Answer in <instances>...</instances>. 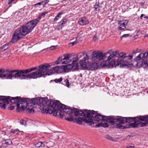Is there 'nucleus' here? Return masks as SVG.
I'll use <instances>...</instances> for the list:
<instances>
[{
    "label": "nucleus",
    "instance_id": "nucleus-14",
    "mask_svg": "<svg viewBox=\"0 0 148 148\" xmlns=\"http://www.w3.org/2000/svg\"><path fill=\"white\" fill-rule=\"evenodd\" d=\"M50 69L52 70L53 71L51 75L53 72L58 73H63L64 71V70L63 66H57L53 67V69Z\"/></svg>",
    "mask_w": 148,
    "mask_h": 148
},
{
    "label": "nucleus",
    "instance_id": "nucleus-17",
    "mask_svg": "<svg viewBox=\"0 0 148 148\" xmlns=\"http://www.w3.org/2000/svg\"><path fill=\"white\" fill-rule=\"evenodd\" d=\"M73 110L75 113V115L76 116H84L85 114L87 115L86 112V110H86H84V111L85 113H84L82 110H78L77 109L74 108H73Z\"/></svg>",
    "mask_w": 148,
    "mask_h": 148
},
{
    "label": "nucleus",
    "instance_id": "nucleus-61",
    "mask_svg": "<svg viewBox=\"0 0 148 148\" xmlns=\"http://www.w3.org/2000/svg\"><path fill=\"white\" fill-rule=\"evenodd\" d=\"M117 53V52L116 51H114L112 53V55L114 57V56H116Z\"/></svg>",
    "mask_w": 148,
    "mask_h": 148
},
{
    "label": "nucleus",
    "instance_id": "nucleus-3",
    "mask_svg": "<svg viewBox=\"0 0 148 148\" xmlns=\"http://www.w3.org/2000/svg\"><path fill=\"white\" fill-rule=\"evenodd\" d=\"M87 118H93L94 121L99 122L100 120L103 121H106L110 123L109 121H110V116H106L101 115L100 114L97 113V112L93 110L86 111Z\"/></svg>",
    "mask_w": 148,
    "mask_h": 148
},
{
    "label": "nucleus",
    "instance_id": "nucleus-7",
    "mask_svg": "<svg viewBox=\"0 0 148 148\" xmlns=\"http://www.w3.org/2000/svg\"><path fill=\"white\" fill-rule=\"evenodd\" d=\"M148 57V51H147L144 53H141L134 58V60L131 61V64L134 66L137 65L138 60H139L143 58H146Z\"/></svg>",
    "mask_w": 148,
    "mask_h": 148
},
{
    "label": "nucleus",
    "instance_id": "nucleus-53",
    "mask_svg": "<svg viewBox=\"0 0 148 148\" xmlns=\"http://www.w3.org/2000/svg\"><path fill=\"white\" fill-rule=\"evenodd\" d=\"M130 36L129 34H126L123 35L121 37V39H122L124 38H127Z\"/></svg>",
    "mask_w": 148,
    "mask_h": 148
},
{
    "label": "nucleus",
    "instance_id": "nucleus-54",
    "mask_svg": "<svg viewBox=\"0 0 148 148\" xmlns=\"http://www.w3.org/2000/svg\"><path fill=\"white\" fill-rule=\"evenodd\" d=\"M114 57L113 56V55L112 54H111L108 56V57L107 59V60L108 61H109L111 60Z\"/></svg>",
    "mask_w": 148,
    "mask_h": 148
},
{
    "label": "nucleus",
    "instance_id": "nucleus-24",
    "mask_svg": "<svg viewBox=\"0 0 148 148\" xmlns=\"http://www.w3.org/2000/svg\"><path fill=\"white\" fill-rule=\"evenodd\" d=\"M99 64L97 63L92 62L90 64V66L92 70H95L99 67Z\"/></svg>",
    "mask_w": 148,
    "mask_h": 148
},
{
    "label": "nucleus",
    "instance_id": "nucleus-55",
    "mask_svg": "<svg viewBox=\"0 0 148 148\" xmlns=\"http://www.w3.org/2000/svg\"><path fill=\"white\" fill-rule=\"evenodd\" d=\"M63 26L61 24H60L57 27V28L58 29H61L63 27Z\"/></svg>",
    "mask_w": 148,
    "mask_h": 148
},
{
    "label": "nucleus",
    "instance_id": "nucleus-52",
    "mask_svg": "<svg viewBox=\"0 0 148 148\" xmlns=\"http://www.w3.org/2000/svg\"><path fill=\"white\" fill-rule=\"evenodd\" d=\"M78 60V58L77 56L75 57H74L73 58V62H76Z\"/></svg>",
    "mask_w": 148,
    "mask_h": 148
},
{
    "label": "nucleus",
    "instance_id": "nucleus-4",
    "mask_svg": "<svg viewBox=\"0 0 148 148\" xmlns=\"http://www.w3.org/2000/svg\"><path fill=\"white\" fill-rule=\"evenodd\" d=\"M107 53H103L100 51H95L92 53V60H101L106 58V56Z\"/></svg>",
    "mask_w": 148,
    "mask_h": 148
},
{
    "label": "nucleus",
    "instance_id": "nucleus-64",
    "mask_svg": "<svg viewBox=\"0 0 148 148\" xmlns=\"http://www.w3.org/2000/svg\"><path fill=\"white\" fill-rule=\"evenodd\" d=\"M62 14V13L60 12L59 14L56 16L57 17H60V16Z\"/></svg>",
    "mask_w": 148,
    "mask_h": 148
},
{
    "label": "nucleus",
    "instance_id": "nucleus-46",
    "mask_svg": "<svg viewBox=\"0 0 148 148\" xmlns=\"http://www.w3.org/2000/svg\"><path fill=\"white\" fill-rule=\"evenodd\" d=\"M105 137L106 138L112 141H114V138L109 135H106Z\"/></svg>",
    "mask_w": 148,
    "mask_h": 148
},
{
    "label": "nucleus",
    "instance_id": "nucleus-12",
    "mask_svg": "<svg viewBox=\"0 0 148 148\" xmlns=\"http://www.w3.org/2000/svg\"><path fill=\"white\" fill-rule=\"evenodd\" d=\"M66 106L62 104H59L58 103V105L57 106V109L58 110L60 111L59 115L61 118H63V110Z\"/></svg>",
    "mask_w": 148,
    "mask_h": 148
},
{
    "label": "nucleus",
    "instance_id": "nucleus-34",
    "mask_svg": "<svg viewBox=\"0 0 148 148\" xmlns=\"http://www.w3.org/2000/svg\"><path fill=\"white\" fill-rule=\"evenodd\" d=\"M45 146V145L42 142H38L35 144V146L37 147H44Z\"/></svg>",
    "mask_w": 148,
    "mask_h": 148
},
{
    "label": "nucleus",
    "instance_id": "nucleus-21",
    "mask_svg": "<svg viewBox=\"0 0 148 148\" xmlns=\"http://www.w3.org/2000/svg\"><path fill=\"white\" fill-rule=\"evenodd\" d=\"M78 22L79 25H83L88 24L89 22L86 17H84L80 18L78 20Z\"/></svg>",
    "mask_w": 148,
    "mask_h": 148
},
{
    "label": "nucleus",
    "instance_id": "nucleus-23",
    "mask_svg": "<svg viewBox=\"0 0 148 148\" xmlns=\"http://www.w3.org/2000/svg\"><path fill=\"white\" fill-rule=\"evenodd\" d=\"M135 118L136 120H139L140 121H148V116H138L136 117Z\"/></svg>",
    "mask_w": 148,
    "mask_h": 148
},
{
    "label": "nucleus",
    "instance_id": "nucleus-31",
    "mask_svg": "<svg viewBox=\"0 0 148 148\" xmlns=\"http://www.w3.org/2000/svg\"><path fill=\"white\" fill-rule=\"evenodd\" d=\"M9 43H6L4 45L1 47L0 49L2 51H3L6 50L9 47Z\"/></svg>",
    "mask_w": 148,
    "mask_h": 148
},
{
    "label": "nucleus",
    "instance_id": "nucleus-22",
    "mask_svg": "<svg viewBox=\"0 0 148 148\" xmlns=\"http://www.w3.org/2000/svg\"><path fill=\"white\" fill-rule=\"evenodd\" d=\"M134 122L132 123L129 125V127L130 128H135L136 127H139L140 125V121L139 120H136L135 119Z\"/></svg>",
    "mask_w": 148,
    "mask_h": 148
},
{
    "label": "nucleus",
    "instance_id": "nucleus-10",
    "mask_svg": "<svg viewBox=\"0 0 148 148\" xmlns=\"http://www.w3.org/2000/svg\"><path fill=\"white\" fill-rule=\"evenodd\" d=\"M125 117H123L121 116H118L116 117H111L110 121V123H113L115 122H120L119 124H122L124 123V121H125Z\"/></svg>",
    "mask_w": 148,
    "mask_h": 148
},
{
    "label": "nucleus",
    "instance_id": "nucleus-8",
    "mask_svg": "<svg viewBox=\"0 0 148 148\" xmlns=\"http://www.w3.org/2000/svg\"><path fill=\"white\" fill-rule=\"evenodd\" d=\"M71 57V54H67L65 55H64L63 58L62 57L59 58L58 60L55 62V64H58L60 61L63 60L62 62V64H66L70 62L69 58H70Z\"/></svg>",
    "mask_w": 148,
    "mask_h": 148
},
{
    "label": "nucleus",
    "instance_id": "nucleus-43",
    "mask_svg": "<svg viewBox=\"0 0 148 148\" xmlns=\"http://www.w3.org/2000/svg\"><path fill=\"white\" fill-rule=\"evenodd\" d=\"M26 111L28 113H31L32 112L34 113V110L33 108L29 109V108H27L26 109Z\"/></svg>",
    "mask_w": 148,
    "mask_h": 148
},
{
    "label": "nucleus",
    "instance_id": "nucleus-50",
    "mask_svg": "<svg viewBox=\"0 0 148 148\" xmlns=\"http://www.w3.org/2000/svg\"><path fill=\"white\" fill-rule=\"evenodd\" d=\"M66 19H63L60 22V24H61L62 25H63L64 24H65V23L66 21Z\"/></svg>",
    "mask_w": 148,
    "mask_h": 148
},
{
    "label": "nucleus",
    "instance_id": "nucleus-35",
    "mask_svg": "<svg viewBox=\"0 0 148 148\" xmlns=\"http://www.w3.org/2000/svg\"><path fill=\"white\" fill-rule=\"evenodd\" d=\"M115 62L116 61L115 60H111L110 62L108 65L110 67H113L114 66L115 67Z\"/></svg>",
    "mask_w": 148,
    "mask_h": 148
},
{
    "label": "nucleus",
    "instance_id": "nucleus-62",
    "mask_svg": "<svg viewBox=\"0 0 148 148\" xmlns=\"http://www.w3.org/2000/svg\"><path fill=\"white\" fill-rule=\"evenodd\" d=\"M139 52V51H138V49H137L135 50H134L133 51V53H138Z\"/></svg>",
    "mask_w": 148,
    "mask_h": 148
},
{
    "label": "nucleus",
    "instance_id": "nucleus-45",
    "mask_svg": "<svg viewBox=\"0 0 148 148\" xmlns=\"http://www.w3.org/2000/svg\"><path fill=\"white\" fill-rule=\"evenodd\" d=\"M58 112V110H57L55 109H53V115L54 116H57V113Z\"/></svg>",
    "mask_w": 148,
    "mask_h": 148
},
{
    "label": "nucleus",
    "instance_id": "nucleus-40",
    "mask_svg": "<svg viewBox=\"0 0 148 148\" xmlns=\"http://www.w3.org/2000/svg\"><path fill=\"white\" fill-rule=\"evenodd\" d=\"M133 58V56L132 55L127 56L126 55L125 56L124 60L127 61V60H130Z\"/></svg>",
    "mask_w": 148,
    "mask_h": 148
},
{
    "label": "nucleus",
    "instance_id": "nucleus-42",
    "mask_svg": "<svg viewBox=\"0 0 148 148\" xmlns=\"http://www.w3.org/2000/svg\"><path fill=\"white\" fill-rule=\"evenodd\" d=\"M65 119L67 121H71L74 120L73 116L70 115L69 117H66Z\"/></svg>",
    "mask_w": 148,
    "mask_h": 148
},
{
    "label": "nucleus",
    "instance_id": "nucleus-63",
    "mask_svg": "<svg viewBox=\"0 0 148 148\" xmlns=\"http://www.w3.org/2000/svg\"><path fill=\"white\" fill-rule=\"evenodd\" d=\"M65 1V3H66V4L65 5H67V4L68 3H70V1Z\"/></svg>",
    "mask_w": 148,
    "mask_h": 148
},
{
    "label": "nucleus",
    "instance_id": "nucleus-51",
    "mask_svg": "<svg viewBox=\"0 0 148 148\" xmlns=\"http://www.w3.org/2000/svg\"><path fill=\"white\" fill-rule=\"evenodd\" d=\"M101 64V66L103 67L108 66V65L107 63V62H102Z\"/></svg>",
    "mask_w": 148,
    "mask_h": 148
},
{
    "label": "nucleus",
    "instance_id": "nucleus-1",
    "mask_svg": "<svg viewBox=\"0 0 148 148\" xmlns=\"http://www.w3.org/2000/svg\"><path fill=\"white\" fill-rule=\"evenodd\" d=\"M50 66L47 64L39 66V69L36 71L26 74L28 73L34 71L37 69V67H34L26 70H17V78L19 77L21 79H25L27 78L36 79L44 75H50L52 73V70L49 69Z\"/></svg>",
    "mask_w": 148,
    "mask_h": 148
},
{
    "label": "nucleus",
    "instance_id": "nucleus-44",
    "mask_svg": "<svg viewBox=\"0 0 148 148\" xmlns=\"http://www.w3.org/2000/svg\"><path fill=\"white\" fill-rule=\"evenodd\" d=\"M63 79L62 77L59 79H56L54 80V81L56 83H60L62 80Z\"/></svg>",
    "mask_w": 148,
    "mask_h": 148
},
{
    "label": "nucleus",
    "instance_id": "nucleus-30",
    "mask_svg": "<svg viewBox=\"0 0 148 148\" xmlns=\"http://www.w3.org/2000/svg\"><path fill=\"white\" fill-rule=\"evenodd\" d=\"M141 65L143 67L145 68L148 66V62L144 60H143Z\"/></svg>",
    "mask_w": 148,
    "mask_h": 148
},
{
    "label": "nucleus",
    "instance_id": "nucleus-47",
    "mask_svg": "<svg viewBox=\"0 0 148 148\" xmlns=\"http://www.w3.org/2000/svg\"><path fill=\"white\" fill-rule=\"evenodd\" d=\"M12 132L13 134L16 133V134H17L18 132H20V131L18 129H15L14 130H12Z\"/></svg>",
    "mask_w": 148,
    "mask_h": 148
},
{
    "label": "nucleus",
    "instance_id": "nucleus-20",
    "mask_svg": "<svg viewBox=\"0 0 148 148\" xmlns=\"http://www.w3.org/2000/svg\"><path fill=\"white\" fill-rule=\"evenodd\" d=\"M50 106H45L44 105H42V108H40V110L46 112V113L51 114L53 112V110H52Z\"/></svg>",
    "mask_w": 148,
    "mask_h": 148
},
{
    "label": "nucleus",
    "instance_id": "nucleus-48",
    "mask_svg": "<svg viewBox=\"0 0 148 148\" xmlns=\"http://www.w3.org/2000/svg\"><path fill=\"white\" fill-rule=\"evenodd\" d=\"M47 143L48 147H52L53 146V144L51 142L49 141V142Z\"/></svg>",
    "mask_w": 148,
    "mask_h": 148
},
{
    "label": "nucleus",
    "instance_id": "nucleus-36",
    "mask_svg": "<svg viewBox=\"0 0 148 148\" xmlns=\"http://www.w3.org/2000/svg\"><path fill=\"white\" fill-rule=\"evenodd\" d=\"M116 128L119 129H126L128 127H127L126 126H124L120 124H117L116 125Z\"/></svg>",
    "mask_w": 148,
    "mask_h": 148
},
{
    "label": "nucleus",
    "instance_id": "nucleus-18",
    "mask_svg": "<svg viewBox=\"0 0 148 148\" xmlns=\"http://www.w3.org/2000/svg\"><path fill=\"white\" fill-rule=\"evenodd\" d=\"M22 38V36L20 33H19L15 32L13 36L11 42H15Z\"/></svg>",
    "mask_w": 148,
    "mask_h": 148
},
{
    "label": "nucleus",
    "instance_id": "nucleus-38",
    "mask_svg": "<svg viewBox=\"0 0 148 148\" xmlns=\"http://www.w3.org/2000/svg\"><path fill=\"white\" fill-rule=\"evenodd\" d=\"M126 55V54L123 53H119V58L123 59H124L125 58V56Z\"/></svg>",
    "mask_w": 148,
    "mask_h": 148
},
{
    "label": "nucleus",
    "instance_id": "nucleus-6",
    "mask_svg": "<svg viewBox=\"0 0 148 148\" xmlns=\"http://www.w3.org/2000/svg\"><path fill=\"white\" fill-rule=\"evenodd\" d=\"M41 19V17H39L37 18L29 21L26 24L25 26L27 29L31 32L36 26L39 20Z\"/></svg>",
    "mask_w": 148,
    "mask_h": 148
},
{
    "label": "nucleus",
    "instance_id": "nucleus-26",
    "mask_svg": "<svg viewBox=\"0 0 148 148\" xmlns=\"http://www.w3.org/2000/svg\"><path fill=\"white\" fill-rule=\"evenodd\" d=\"M73 109H70L69 108H66V107L64 108L63 110V112H64L66 113L67 114H71L73 113Z\"/></svg>",
    "mask_w": 148,
    "mask_h": 148
},
{
    "label": "nucleus",
    "instance_id": "nucleus-2",
    "mask_svg": "<svg viewBox=\"0 0 148 148\" xmlns=\"http://www.w3.org/2000/svg\"><path fill=\"white\" fill-rule=\"evenodd\" d=\"M10 97V98L6 100L8 101V103L9 100L12 103L17 102V110L18 112L24 110L25 107H26L28 103H32L34 105H40V108H42V105L46 104V100L43 98H34L29 100L28 99H23L19 97Z\"/></svg>",
    "mask_w": 148,
    "mask_h": 148
},
{
    "label": "nucleus",
    "instance_id": "nucleus-37",
    "mask_svg": "<svg viewBox=\"0 0 148 148\" xmlns=\"http://www.w3.org/2000/svg\"><path fill=\"white\" fill-rule=\"evenodd\" d=\"M63 84L67 87H69L70 85L69 80L67 79L64 80L63 82Z\"/></svg>",
    "mask_w": 148,
    "mask_h": 148
},
{
    "label": "nucleus",
    "instance_id": "nucleus-39",
    "mask_svg": "<svg viewBox=\"0 0 148 148\" xmlns=\"http://www.w3.org/2000/svg\"><path fill=\"white\" fill-rule=\"evenodd\" d=\"M139 124V127H140L145 126L147 125H148V121L144 123L141 122L140 121Z\"/></svg>",
    "mask_w": 148,
    "mask_h": 148
},
{
    "label": "nucleus",
    "instance_id": "nucleus-59",
    "mask_svg": "<svg viewBox=\"0 0 148 148\" xmlns=\"http://www.w3.org/2000/svg\"><path fill=\"white\" fill-rule=\"evenodd\" d=\"M56 48V46H52L50 47V50H53L55 49Z\"/></svg>",
    "mask_w": 148,
    "mask_h": 148
},
{
    "label": "nucleus",
    "instance_id": "nucleus-11",
    "mask_svg": "<svg viewBox=\"0 0 148 148\" xmlns=\"http://www.w3.org/2000/svg\"><path fill=\"white\" fill-rule=\"evenodd\" d=\"M128 21L127 20L121 21L118 22L119 25V30H124L126 28V26L127 25Z\"/></svg>",
    "mask_w": 148,
    "mask_h": 148
},
{
    "label": "nucleus",
    "instance_id": "nucleus-29",
    "mask_svg": "<svg viewBox=\"0 0 148 148\" xmlns=\"http://www.w3.org/2000/svg\"><path fill=\"white\" fill-rule=\"evenodd\" d=\"M79 53L77 56V57L78 58V60L80 58H82V60L84 59V56H86L85 53Z\"/></svg>",
    "mask_w": 148,
    "mask_h": 148
},
{
    "label": "nucleus",
    "instance_id": "nucleus-19",
    "mask_svg": "<svg viewBox=\"0 0 148 148\" xmlns=\"http://www.w3.org/2000/svg\"><path fill=\"white\" fill-rule=\"evenodd\" d=\"M85 55L86 57L84 56V59L80 60V61L81 66L83 68H86L87 67V64L85 61L88 59L89 58V56L86 53H85Z\"/></svg>",
    "mask_w": 148,
    "mask_h": 148
},
{
    "label": "nucleus",
    "instance_id": "nucleus-56",
    "mask_svg": "<svg viewBox=\"0 0 148 148\" xmlns=\"http://www.w3.org/2000/svg\"><path fill=\"white\" fill-rule=\"evenodd\" d=\"M102 123H99L98 124H97L95 125V127H100V126H102Z\"/></svg>",
    "mask_w": 148,
    "mask_h": 148
},
{
    "label": "nucleus",
    "instance_id": "nucleus-49",
    "mask_svg": "<svg viewBox=\"0 0 148 148\" xmlns=\"http://www.w3.org/2000/svg\"><path fill=\"white\" fill-rule=\"evenodd\" d=\"M19 123H20V124L21 125H26V121L23 120H21L19 122Z\"/></svg>",
    "mask_w": 148,
    "mask_h": 148
},
{
    "label": "nucleus",
    "instance_id": "nucleus-28",
    "mask_svg": "<svg viewBox=\"0 0 148 148\" xmlns=\"http://www.w3.org/2000/svg\"><path fill=\"white\" fill-rule=\"evenodd\" d=\"M83 121L86 123H89L91 125L94 124L92 120L91 119H87L86 118H84Z\"/></svg>",
    "mask_w": 148,
    "mask_h": 148
},
{
    "label": "nucleus",
    "instance_id": "nucleus-15",
    "mask_svg": "<svg viewBox=\"0 0 148 148\" xmlns=\"http://www.w3.org/2000/svg\"><path fill=\"white\" fill-rule=\"evenodd\" d=\"M46 104H45L44 106H50L51 108L53 109H55L56 107H57L58 105V103L57 102H53L51 101H49L48 100H46Z\"/></svg>",
    "mask_w": 148,
    "mask_h": 148
},
{
    "label": "nucleus",
    "instance_id": "nucleus-58",
    "mask_svg": "<svg viewBox=\"0 0 148 148\" xmlns=\"http://www.w3.org/2000/svg\"><path fill=\"white\" fill-rule=\"evenodd\" d=\"M11 143L12 141L10 140H9L8 141L5 142V144L6 145H9Z\"/></svg>",
    "mask_w": 148,
    "mask_h": 148
},
{
    "label": "nucleus",
    "instance_id": "nucleus-25",
    "mask_svg": "<svg viewBox=\"0 0 148 148\" xmlns=\"http://www.w3.org/2000/svg\"><path fill=\"white\" fill-rule=\"evenodd\" d=\"M135 118L136 117H125L124 119H125V122H126L130 123V122L134 121V120H135V119H136Z\"/></svg>",
    "mask_w": 148,
    "mask_h": 148
},
{
    "label": "nucleus",
    "instance_id": "nucleus-60",
    "mask_svg": "<svg viewBox=\"0 0 148 148\" xmlns=\"http://www.w3.org/2000/svg\"><path fill=\"white\" fill-rule=\"evenodd\" d=\"M47 13V12H44L43 13H42L41 14V15L40 16L41 18V17H44L45 16V15Z\"/></svg>",
    "mask_w": 148,
    "mask_h": 148
},
{
    "label": "nucleus",
    "instance_id": "nucleus-5",
    "mask_svg": "<svg viewBox=\"0 0 148 148\" xmlns=\"http://www.w3.org/2000/svg\"><path fill=\"white\" fill-rule=\"evenodd\" d=\"M4 72V70L0 69V77H4L8 79H11L12 78H17V70L11 71L10 73H7L5 74H3L2 73Z\"/></svg>",
    "mask_w": 148,
    "mask_h": 148
},
{
    "label": "nucleus",
    "instance_id": "nucleus-32",
    "mask_svg": "<svg viewBox=\"0 0 148 148\" xmlns=\"http://www.w3.org/2000/svg\"><path fill=\"white\" fill-rule=\"evenodd\" d=\"M73 66L72 71L77 70L78 69V65L77 63H72Z\"/></svg>",
    "mask_w": 148,
    "mask_h": 148
},
{
    "label": "nucleus",
    "instance_id": "nucleus-13",
    "mask_svg": "<svg viewBox=\"0 0 148 148\" xmlns=\"http://www.w3.org/2000/svg\"><path fill=\"white\" fill-rule=\"evenodd\" d=\"M30 32L25 25H23L19 30V33L22 36H25Z\"/></svg>",
    "mask_w": 148,
    "mask_h": 148
},
{
    "label": "nucleus",
    "instance_id": "nucleus-27",
    "mask_svg": "<svg viewBox=\"0 0 148 148\" xmlns=\"http://www.w3.org/2000/svg\"><path fill=\"white\" fill-rule=\"evenodd\" d=\"M64 72H66L67 69H71L72 70L73 66L71 64H69L67 65L63 66Z\"/></svg>",
    "mask_w": 148,
    "mask_h": 148
},
{
    "label": "nucleus",
    "instance_id": "nucleus-41",
    "mask_svg": "<svg viewBox=\"0 0 148 148\" xmlns=\"http://www.w3.org/2000/svg\"><path fill=\"white\" fill-rule=\"evenodd\" d=\"M95 10L96 11H97L98 12H99L100 10V9L99 8V5L97 4H96L95 5Z\"/></svg>",
    "mask_w": 148,
    "mask_h": 148
},
{
    "label": "nucleus",
    "instance_id": "nucleus-33",
    "mask_svg": "<svg viewBox=\"0 0 148 148\" xmlns=\"http://www.w3.org/2000/svg\"><path fill=\"white\" fill-rule=\"evenodd\" d=\"M84 118L82 117H79L75 119L76 121L79 124H81Z\"/></svg>",
    "mask_w": 148,
    "mask_h": 148
},
{
    "label": "nucleus",
    "instance_id": "nucleus-57",
    "mask_svg": "<svg viewBox=\"0 0 148 148\" xmlns=\"http://www.w3.org/2000/svg\"><path fill=\"white\" fill-rule=\"evenodd\" d=\"M102 126L105 127H108V124L106 123H104L102 124Z\"/></svg>",
    "mask_w": 148,
    "mask_h": 148
},
{
    "label": "nucleus",
    "instance_id": "nucleus-16",
    "mask_svg": "<svg viewBox=\"0 0 148 148\" xmlns=\"http://www.w3.org/2000/svg\"><path fill=\"white\" fill-rule=\"evenodd\" d=\"M127 61L124 59H119L116 62L115 67L119 66L120 67L126 66L127 65Z\"/></svg>",
    "mask_w": 148,
    "mask_h": 148
},
{
    "label": "nucleus",
    "instance_id": "nucleus-9",
    "mask_svg": "<svg viewBox=\"0 0 148 148\" xmlns=\"http://www.w3.org/2000/svg\"><path fill=\"white\" fill-rule=\"evenodd\" d=\"M10 96H0V107L1 108L5 109L6 104H8V101L7 99L10 98Z\"/></svg>",
    "mask_w": 148,
    "mask_h": 148
}]
</instances>
